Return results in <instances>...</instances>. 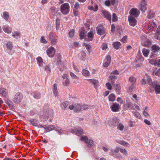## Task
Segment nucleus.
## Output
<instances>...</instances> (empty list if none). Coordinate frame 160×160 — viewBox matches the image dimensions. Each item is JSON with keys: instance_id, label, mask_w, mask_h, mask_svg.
<instances>
[{"instance_id": "774afa93", "label": "nucleus", "mask_w": 160, "mask_h": 160, "mask_svg": "<svg viewBox=\"0 0 160 160\" xmlns=\"http://www.w3.org/2000/svg\"><path fill=\"white\" fill-rule=\"evenodd\" d=\"M155 74L160 77V68L156 72Z\"/></svg>"}, {"instance_id": "9b49d317", "label": "nucleus", "mask_w": 160, "mask_h": 160, "mask_svg": "<svg viewBox=\"0 0 160 160\" xmlns=\"http://www.w3.org/2000/svg\"><path fill=\"white\" fill-rule=\"evenodd\" d=\"M102 14L104 17L107 18L110 22L111 21V14L108 12L106 11L103 10L102 11Z\"/></svg>"}, {"instance_id": "f257e3e1", "label": "nucleus", "mask_w": 160, "mask_h": 160, "mask_svg": "<svg viewBox=\"0 0 160 160\" xmlns=\"http://www.w3.org/2000/svg\"><path fill=\"white\" fill-rule=\"evenodd\" d=\"M43 114L42 116L45 118H49L51 117L53 115V112L50 110L49 107L48 105H45L43 107Z\"/></svg>"}, {"instance_id": "49530a36", "label": "nucleus", "mask_w": 160, "mask_h": 160, "mask_svg": "<svg viewBox=\"0 0 160 160\" xmlns=\"http://www.w3.org/2000/svg\"><path fill=\"white\" fill-rule=\"evenodd\" d=\"M120 152L125 155L126 156L128 154L127 151L124 149L121 148Z\"/></svg>"}, {"instance_id": "3c124183", "label": "nucleus", "mask_w": 160, "mask_h": 160, "mask_svg": "<svg viewBox=\"0 0 160 160\" xmlns=\"http://www.w3.org/2000/svg\"><path fill=\"white\" fill-rule=\"evenodd\" d=\"M85 34L83 32L81 31L79 33V36L81 39H84L85 37Z\"/></svg>"}, {"instance_id": "f8f14e48", "label": "nucleus", "mask_w": 160, "mask_h": 160, "mask_svg": "<svg viewBox=\"0 0 160 160\" xmlns=\"http://www.w3.org/2000/svg\"><path fill=\"white\" fill-rule=\"evenodd\" d=\"M119 107L120 106L119 104L116 103H114L111 107V110L113 112H117L119 110Z\"/></svg>"}, {"instance_id": "8fccbe9b", "label": "nucleus", "mask_w": 160, "mask_h": 160, "mask_svg": "<svg viewBox=\"0 0 160 160\" xmlns=\"http://www.w3.org/2000/svg\"><path fill=\"white\" fill-rule=\"evenodd\" d=\"M40 41L42 43L46 44L47 43V41L45 39L44 36H42L40 39Z\"/></svg>"}, {"instance_id": "39448f33", "label": "nucleus", "mask_w": 160, "mask_h": 160, "mask_svg": "<svg viewBox=\"0 0 160 160\" xmlns=\"http://www.w3.org/2000/svg\"><path fill=\"white\" fill-rule=\"evenodd\" d=\"M160 47L156 45H153L152 46V55L150 56V58H153L155 57L156 56L155 53L158 52L160 50Z\"/></svg>"}, {"instance_id": "0e129e2a", "label": "nucleus", "mask_w": 160, "mask_h": 160, "mask_svg": "<svg viewBox=\"0 0 160 160\" xmlns=\"http://www.w3.org/2000/svg\"><path fill=\"white\" fill-rule=\"evenodd\" d=\"M55 38H56L54 36V35L51 34H49L48 37V39L49 40Z\"/></svg>"}, {"instance_id": "1a4fd4ad", "label": "nucleus", "mask_w": 160, "mask_h": 160, "mask_svg": "<svg viewBox=\"0 0 160 160\" xmlns=\"http://www.w3.org/2000/svg\"><path fill=\"white\" fill-rule=\"evenodd\" d=\"M128 19L129 24L130 25L134 27L135 26L137 23L136 19L132 16H129L128 17Z\"/></svg>"}, {"instance_id": "aec40b11", "label": "nucleus", "mask_w": 160, "mask_h": 160, "mask_svg": "<svg viewBox=\"0 0 160 160\" xmlns=\"http://www.w3.org/2000/svg\"><path fill=\"white\" fill-rule=\"evenodd\" d=\"M112 45L114 48L116 49H118L120 48L121 44L120 42H113Z\"/></svg>"}, {"instance_id": "4be33fe9", "label": "nucleus", "mask_w": 160, "mask_h": 160, "mask_svg": "<svg viewBox=\"0 0 160 160\" xmlns=\"http://www.w3.org/2000/svg\"><path fill=\"white\" fill-rule=\"evenodd\" d=\"M88 80L90 81V82L91 83H92L94 85V87L95 88H98V81L94 79H88Z\"/></svg>"}, {"instance_id": "c756f323", "label": "nucleus", "mask_w": 160, "mask_h": 160, "mask_svg": "<svg viewBox=\"0 0 160 160\" xmlns=\"http://www.w3.org/2000/svg\"><path fill=\"white\" fill-rule=\"evenodd\" d=\"M109 100L111 102H113L115 100V97L114 94L113 93L111 94L108 96Z\"/></svg>"}, {"instance_id": "dca6fc26", "label": "nucleus", "mask_w": 160, "mask_h": 160, "mask_svg": "<svg viewBox=\"0 0 160 160\" xmlns=\"http://www.w3.org/2000/svg\"><path fill=\"white\" fill-rule=\"evenodd\" d=\"M156 26V24L152 22H149V25L148 27V30H153Z\"/></svg>"}, {"instance_id": "2f4dec72", "label": "nucleus", "mask_w": 160, "mask_h": 160, "mask_svg": "<svg viewBox=\"0 0 160 160\" xmlns=\"http://www.w3.org/2000/svg\"><path fill=\"white\" fill-rule=\"evenodd\" d=\"M147 80L148 83L151 87H152L154 86L153 85L154 84H155L157 82H152V80L151 78H148Z\"/></svg>"}, {"instance_id": "393cba45", "label": "nucleus", "mask_w": 160, "mask_h": 160, "mask_svg": "<svg viewBox=\"0 0 160 160\" xmlns=\"http://www.w3.org/2000/svg\"><path fill=\"white\" fill-rule=\"evenodd\" d=\"M88 37L90 38L88 40L89 41H92L94 37L93 33L91 32H89L88 33Z\"/></svg>"}, {"instance_id": "69168bd1", "label": "nucleus", "mask_w": 160, "mask_h": 160, "mask_svg": "<svg viewBox=\"0 0 160 160\" xmlns=\"http://www.w3.org/2000/svg\"><path fill=\"white\" fill-rule=\"evenodd\" d=\"M79 8V4L78 2H76L74 5V7L73 9H77Z\"/></svg>"}, {"instance_id": "473e14b6", "label": "nucleus", "mask_w": 160, "mask_h": 160, "mask_svg": "<svg viewBox=\"0 0 160 160\" xmlns=\"http://www.w3.org/2000/svg\"><path fill=\"white\" fill-rule=\"evenodd\" d=\"M82 129L80 128H77L76 130V133L78 135H80L82 134Z\"/></svg>"}, {"instance_id": "6e6d98bb", "label": "nucleus", "mask_w": 160, "mask_h": 160, "mask_svg": "<svg viewBox=\"0 0 160 160\" xmlns=\"http://www.w3.org/2000/svg\"><path fill=\"white\" fill-rule=\"evenodd\" d=\"M102 49L103 50H105L107 48V44L106 43H103L102 45Z\"/></svg>"}, {"instance_id": "58836bf2", "label": "nucleus", "mask_w": 160, "mask_h": 160, "mask_svg": "<svg viewBox=\"0 0 160 160\" xmlns=\"http://www.w3.org/2000/svg\"><path fill=\"white\" fill-rule=\"evenodd\" d=\"M57 39L56 38L49 40L50 42V44L51 45L53 46L55 45L57 42Z\"/></svg>"}, {"instance_id": "4d7b16f0", "label": "nucleus", "mask_w": 160, "mask_h": 160, "mask_svg": "<svg viewBox=\"0 0 160 160\" xmlns=\"http://www.w3.org/2000/svg\"><path fill=\"white\" fill-rule=\"evenodd\" d=\"M68 103L67 102H63L62 103L63 107L64 109H66L68 105Z\"/></svg>"}, {"instance_id": "79ce46f5", "label": "nucleus", "mask_w": 160, "mask_h": 160, "mask_svg": "<svg viewBox=\"0 0 160 160\" xmlns=\"http://www.w3.org/2000/svg\"><path fill=\"white\" fill-rule=\"evenodd\" d=\"M32 124L33 126H36L38 125V122L36 120H32L30 121Z\"/></svg>"}, {"instance_id": "09e8293b", "label": "nucleus", "mask_w": 160, "mask_h": 160, "mask_svg": "<svg viewBox=\"0 0 160 160\" xmlns=\"http://www.w3.org/2000/svg\"><path fill=\"white\" fill-rule=\"evenodd\" d=\"M69 79L68 78H66L64 81L63 84L65 86H68L69 85Z\"/></svg>"}, {"instance_id": "864d4df0", "label": "nucleus", "mask_w": 160, "mask_h": 160, "mask_svg": "<svg viewBox=\"0 0 160 160\" xmlns=\"http://www.w3.org/2000/svg\"><path fill=\"white\" fill-rule=\"evenodd\" d=\"M86 143L88 144V146H91L93 144V141L91 139H88Z\"/></svg>"}, {"instance_id": "412c9836", "label": "nucleus", "mask_w": 160, "mask_h": 160, "mask_svg": "<svg viewBox=\"0 0 160 160\" xmlns=\"http://www.w3.org/2000/svg\"><path fill=\"white\" fill-rule=\"evenodd\" d=\"M38 64L39 66H43V59L41 57H38L36 59Z\"/></svg>"}, {"instance_id": "5701e85b", "label": "nucleus", "mask_w": 160, "mask_h": 160, "mask_svg": "<svg viewBox=\"0 0 160 160\" xmlns=\"http://www.w3.org/2000/svg\"><path fill=\"white\" fill-rule=\"evenodd\" d=\"M117 126V129L120 131H122L124 128V126L121 123L119 122Z\"/></svg>"}, {"instance_id": "2eb2a0df", "label": "nucleus", "mask_w": 160, "mask_h": 160, "mask_svg": "<svg viewBox=\"0 0 160 160\" xmlns=\"http://www.w3.org/2000/svg\"><path fill=\"white\" fill-rule=\"evenodd\" d=\"M153 85L154 86L152 88L155 89L156 94L160 93V85L158 84L157 82Z\"/></svg>"}, {"instance_id": "680f3d73", "label": "nucleus", "mask_w": 160, "mask_h": 160, "mask_svg": "<svg viewBox=\"0 0 160 160\" xmlns=\"http://www.w3.org/2000/svg\"><path fill=\"white\" fill-rule=\"evenodd\" d=\"M73 13L75 16H77L78 15V11L77 9H73Z\"/></svg>"}, {"instance_id": "a211bd4d", "label": "nucleus", "mask_w": 160, "mask_h": 160, "mask_svg": "<svg viewBox=\"0 0 160 160\" xmlns=\"http://www.w3.org/2000/svg\"><path fill=\"white\" fill-rule=\"evenodd\" d=\"M2 29L4 31L7 33H10L11 32V28L9 27H6V26H4L2 27Z\"/></svg>"}, {"instance_id": "338daca9", "label": "nucleus", "mask_w": 160, "mask_h": 160, "mask_svg": "<svg viewBox=\"0 0 160 160\" xmlns=\"http://www.w3.org/2000/svg\"><path fill=\"white\" fill-rule=\"evenodd\" d=\"M84 45L87 50L89 51L91 49V46L89 44H84Z\"/></svg>"}, {"instance_id": "e433bc0d", "label": "nucleus", "mask_w": 160, "mask_h": 160, "mask_svg": "<svg viewBox=\"0 0 160 160\" xmlns=\"http://www.w3.org/2000/svg\"><path fill=\"white\" fill-rule=\"evenodd\" d=\"M135 85L134 84H132L129 87L128 91L130 92H132L135 90Z\"/></svg>"}, {"instance_id": "37998d69", "label": "nucleus", "mask_w": 160, "mask_h": 160, "mask_svg": "<svg viewBox=\"0 0 160 160\" xmlns=\"http://www.w3.org/2000/svg\"><path fill=\"white\" fill-rule=\"evenodd\" d=\"M40 94L39 92H35L33 94L34 98L36 99H39L40 97Z\"/></svg>"}, {"instance_id": "f704fd0d", "label": "nucleus", "mask_w": 160, "mask_h": 160, "mask_svg": "<svg viewBox=\"0 0 160 160\" xmlns=\"http://www.w3.org/2000/svg\"><path fill=\"white\" fill-rule=\"evenodd\" d=\"M60 19L58 18H57L56 20V29L58 30L60 27Z\"/></svg>"}, {"instance_id": "7c9ffc66", "label": "nucleus", "mask_w": 160, "mask_h": 160, "mask_svg": "<svg viewBox=\"0 0 160 160\" xmlns=\"http://www.w3.org/2000/svg\"><path fill=\"white\" fill-rule=\"evenodd\" d=\"M6 46L7 48L9 51H11L12 48V45L10 42H8L7 43Z\"/></svg>"}, {"instance_id": "423d86ee", "label": "nucleus", "mask_w": 160, "mask_h": 160, "mask_svg": "<svg viewBox=\"0 0 160 160\" xmlns=\"http://www.w3.org/2000/svg\"><path fill=\"white\" fill-rule=\"evenodd\" d=\"M97 33L100 35L105 34V28L102 25H99L96 28Z\"/></svg>"}, {"instance_id": "72a5a7b5", "label": "nucleus", "mask_w": 160, "mask_h": 160, "mask_svg": "<svg viewBox=\"0 0 160 160\" xmlns=\"http://www.w3.org/2000/svg\"><path fill=\"white\" fill-rule=\"evenodd\" d=\"M118 143L123 146H126L128 147H130L129 144L127 142H126L124 141H120L118 142Z\"/></svg>"}, {"instance_id": "bb28decb", "label": "nucleus", "mask_w": 160, "mask_h": 160, "mask_svg": "<svg viewBox=\"0 0 160 160\" xmlns=\"http://www.w3.org/2000/svg\"><path fill=\"white\" fill-rule=\"evenodd\" d=\"M142 52L145 57H147L148 55L149 52L148 50L144 48L142 50Z\"/></svg>"}, {"instance_id": "4c0bfd02", "label": "nucleus", "mask_w": 160, "mask_h": 160, "mask_svg": "<svg viewBox=\"0 0 160 160\" xmlns=\"http://www.w3.org/2000/svg\"><path fill=\"white\" fill-rule=\"evenodd\" d=\"M75 30L74 29L71 30L69 32V37L72 38L74 35Z\"/></svg>"}, {"instance_id": "c9c22d12", "label": "nucleus", "mask_w": 160, "mask_h": 160, "mask_svg": "<svg viewBox=\"0 0 160 160\" xmlns=\"http://www.w3.org/2000/svg\"><path fill=\"white\" fill-rule=\"evenodd\" d=\"M82 73L83 75L85 76H88L90 74V73L87 70L83 69L82 70Z\"/></svg>"}, {"instance_id": "e2e57ef3", "label": "nucleus", "mask_w": 160, "mask_h": 160, "mask_svg": "<svg viewBox=\"0 0 160 160\" xmlns=\"http://www.w3.org/2000/svg\"><path fill=\"white\" fill-rule=\"evenodd\" d=\"M102 149L105 152H107L109 150L107 146L102 147Z\"/></svg>"}, {"instance_id": "cd10ccee", "label": "nucleus", "mask_w": 160, "mask_h": 160, "mask_svg": "<svg viewBox=\"0 0 160 160\" xmlns=\"http://www.w3.org/2000/svg\"><path fill=\"white\" fill-rule=\"evenodd\" d=\"M119 121L118 119H112L111 123L114 126H116L119 123Z\"/></svg>"}, {"instance_id": "6e6552de", "label": "nucleus", "mask_w": 160, "mask_h": 160, "mask_svg": "<svg viewBox=\"0 0 160 160\" xmlns=\"http://www.w3.org/2000/svg\"><path fill=\"white\" fill-rule=\"evenodd\" d=\"M147 2L145 0H142L139 6V9L142 12H144L147 9Z\"/></svg>"}, {"instance_id": "9d476101", "label": "nucleus", "mask_w": 160, "mask_h": 160, "mask_svg": "<svg viewBox=\"0 0 160 160\" xmlns=\"http://www.w3.org/2000/svg\"><path fill=\"white\" fill-rule=\"evenodd\" d=\"M129 13L132 15L137 17L139 15V11L136 8H132L130 11Z\"/></svg>"}, {"instance_id": "7ed1b4c3", "label": "nucleus", "mask_w": 160, "mask_h": 160, "mask_svg": "<svg viewBox=\"0 0 160 160\" xmlns=\"http://www.w3.org/2000/svg\"><path fill=\"white\" fill-rule=\"evenodd\" d=\"M69 109L76 112H79L82 111V107L80 104H75L74 105H70L69 106Z\"/></svg>"}, {"instance_id": "a19ab883", "label": "nucleus", "mask_w": 160, "mask_h": 160, "mask_svg": "<svg viewBox=\"0 0 160 160\" xmlns=\"http://www.w3.org/2000/svg\"><path fill=\"white\" fill-rule=\"evenodd\" d=\"M136 79L133 77H131L129 78V81L132 84H135V83L136 82Z\"/></svg>"}, {"instance_id": "a18cd8bd", "label": "nucleus", "mask_w": 160, "mask_h": 160, "mask_svg": "<svg viewBox=\"0 0 160 160\" xmlns=\"http://www.w3.org/2000/svg\"><path fill=\"white\" fill-rule=\"evenodd\" d=\"M12 36L16 39H18L20 37L19 33L17 32H14V34H12Z\"/></svg>"}, {"instance_id": "f3484780", "label": "nucleus", "mask_w": 160, "mask_h": 160, "mask_svg": "<svg viewBox=\"0 0 160 160\" xmlns=\"http://www.w3.org/2000/svg\"><path fill=\"white\" fill-rule=\"evenodd\" d=\"M6 103L8 106V107L11 109H12L14 108L13 104L12 102L9 99H7L6 101Z\"/></svg>"}, {"instance_id": "f03ea898", "label": "nucleus", "mask_w": 160, "mask_h": 160, "mask_svg": "<svg viewBox=\"0 0 160 160\" xmlns=\"http://www.w3.org/2000/svg\"><path fill=\"white\" fill-rule=\"evenodd\" d=\"M60 10L62 13L64 15L68 14L70 11V6L68 3H65L60 6Z\"/></svg>"}, {"instance_id": "b1692460", "label": "nucleus", "mask_w": 160, "mask_h": 160, "mask_svg": "<svg viewBox=\"0 0 160 160\" xmlns=\"http://www.w3.org/2000/svg\"><path fill=\"white\" fill-rule=\"evenodd\" d=\"M154 13L152 11L150 10L148 12L147 17L149 19L152 18L154 15Z\"/></svg>"}, {"instance_id": "ea45409f", "label": "nucleus", "mask_w": 160, "mask_h": 160, "mask_svg": "<svg viewBox=\"0 0 160 160\" xmlns=\"http://www.w3.org/2000/svg\"><path fill=\"white\" fill-rule=\"evenodd\" d=\"M3 17L6 20H7L9 18V15L8 12H5L3 13Z\"/></svg>"}, {"instance_id": "6ab92c4d", "label": "nucleus", "mask_w": 160, "mask_h": 160, "mask_svg": "<svg viewBox=\"0 0 160 160\" xmlns=\"http://www.w3.org/2000/svg\"><path fill=\"white\" fill-rule=\"evenodd\" d=\"M0 94L4 97H6L8 94L7 90L4 88H0Z\"/></svg>"}, {"instance_id": "0eeeda50", "label": "nucleus", "mask_w": 160, "mask_h": 160, "mask_svg": "<svg viewBox=\"0 0 160 160\" xmlns=\"http://www.w3.org/2000/svg\"><path fill=\"white\" fill-rule=\"evenodd\" d=\"M127 104L126 105H124L123 106V108L126 109V110H128V109H134L135 108L134 107L133 104L132 102L129 101V99H128V100H127Z\"/></svg>"}, {"instance_id": "20e7f679", "label": "nucleus", "mask_w": 160, "mask_h": 160, "mask_svg": "<svg viewBox=\"0 0 160 160\" xmlns=\"http://www.w3.org/2000/svg\"><path fill=\"white\" fill-rule=\"evenodd\" d=\"M56 50L53 47L51 46L47 50V55L50 58H53L55 54Z\"/></svg>"}, {"instance_id": "de8ad7c7", "label": "nucleus", "mask_w": 160, "mask_h": 160, "mask_svg": "<svg viewBox=\"0 0 160 160\" xmlns=\"http://www.w3.org/2000/svg\"><path fill=\"white\" fill-rule=\"evenodd\" d=\"M118 17L116 15V14L115 13H113L112 14V21L113 22H115L118 20Z\"/></svg>"}, {"instance_id": "603ef678", "label": "nucleus", "mask_w": 160, "mask_h": 160, "mask_svg": "<svg viewBox=\"0 0 160 160\" xmlns=\"http://www.w3.org/2000/svg\"><path fill=\"white\" fill-rule=\"evenodd\" d=\"M153 64L156 66H160V59L155 61Z\"/></svg>"}, {"instance_id": "13d9d810", "label": "nucleus", "mask_w": 160, "mask_h": 160, "mask_svg": "<svg viewBox=\"0 0 160 160\" xmlns=\"http://www.w3.org/2000/svg\"><path fill=\"white\" fill-rule=\"evenodd\" d=\"M106 85L108 89L109 90H111L112 88V86H111V85L110 84V83L109 82H107L106 84Z\"/></svg>"}, {"instance_id": "c03bdc74", "label": "nucleus", "mask_w": 160, "mask_h": 160, "mask_svg": "<svg viewBox=\"0 0 160 160\" xmlns=\"http://www.w3.org/2000/svg\"><path fill=\"white\" fill-rule=\"evenodd\" d=\"M132 113L136 117L139 118H141V115L138 112L133 111L132 112Z\"/></svg>"}, {"instance_id": "052dcab7", "label": "nucleus", "mask_w": 160, "mask_h": 160, "mask_svg": "<svg viewBox=\"0 0 160 160\" xmlns=\"http://www.w3.org/2000/svg\"><path fill=\"white\" fill-rule=\"evenodd\" d=\"M104 4H105V5L106 6H108V7L111 4L110 1V0H106V1H105V2H104Z\"/></svg>"}, {"instance_id": "bf43d9fd", "label": "nucleus", "mask_w": 160, "mask_h": 160, "mask_svg": "<svg viewBox=\"0 0 160 160\" xmlns=\"http://www.w3.org/2000/svg\"><path fill=\"white\" fill-rule=\"evenodd\" d=\"M82 110H86L88 108V106L86 104L82 105Z\"/></svg>"}, {"instance_id": "5fc2aeb1", "label": "nucleus", "mask_w": 160, "mask_h": 160, "mask_svg": "<svg viewBox=\"0 0 160 160\" xmlns=\"http://www.w3.org/2000/svg\"><path fill=\"white\" fill-rule=\"evenodd\" d=\"M70 74L71 77L73 78L74 79H79L78 78V77L76 76L72 72H70Z\"/></svg>"}, {"instance_id": "c85d7f7f", "label": "nucleus", "mask_w": 160, "mask_h": 160, "mask_svg": "<svg viewBox=\"0 0 160 160\" xmlns=\"http://www.w3.org/2000/svg\"><path fill=\"white\" fill-rule=\"evenodd\" d=\"M52 90L54 94L55 95V96H57L58 95V91L57 88V85L54 84V86L52 87Z\"/></svg>"}, {"instance_id": "ddd939ff", "label": "nucleus", "mask_w": 160, "mask_h": 160, "mask_svg": "<svg viewBox=\"0 0 160 160\" xmlns=\"http://www.w3.org/2000/svg\"><path fill=\"white\" fill-rule=\"evenodd\" d=\"M141 43L143 46L147 47H149L151 43V41L147 38L142 41Z\"/></svg>"}, {"instance_id": "a878e982", "label": "nucleus", "mask_w": 160, "mask_h": 160, "mask_svg": "<svg viewBox=\"0 0 160 160\" xmlns=\"http://www.w3.org/2000/svg\"><path fill=\"white\" fill-rule=\"evenodd\" d=\"M55 127L54 125H51L48 127L44 128L46 132H48L52 130Z\"/></svg>"}, {"instance_id": "4468645a", "label": "nucleus", "mask_w": 160, "mask_h": 160, "mask_svg": "<svg viewBox=\"0 0 160 160\" xmlns=\"http://www.w3.org/2000/svg\"><path fill=\"white\" fill-rule=\"evenodd\" d=\"M14 102L17 103H20V92H17L15 95L13 99Z\"/></svg>"}]
</instances>
